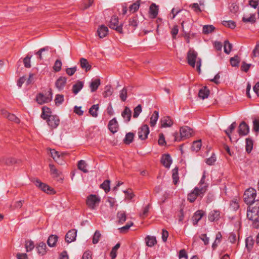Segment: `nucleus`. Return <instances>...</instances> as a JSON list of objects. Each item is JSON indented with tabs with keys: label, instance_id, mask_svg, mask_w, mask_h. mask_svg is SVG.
Masks as SVG:
<instances>
[{
	"label": "nucleus",
	"instance_id": "1",
	"mask_svg": "<svg viewBox=\"0 0 259 259\" xmlns=\"http://www.w3.org/2000/svg\"><path fill=\"white\" fill-rule=\"evenodd\" d=\"M206 186L202 179L199 185L196 187L193 191L188 195V200L191 202H194L197 197H202L206 190Z\"/></svg>",
	"mask_w": 259,
	"mask_h": 259
},
{
	"label": "nucleus",
	"instance_id": "2",
	"mask_svg": "<svg viewBox=\"0 0 259 259\" xmlns=\"http://www.w3.org/2000/svg\"><path fill=\"white\" fill-rule=\"evenodd\" d=\"M193 130L187 126H184L180 129V135L178 133L174 134L175 140L176 141H181L189 138L193 135Z\"/></svg>",
	"mask_w": 259,
	"mask_h": 259
},
{
	"label": "nucleus",
	"instance_id": "3",
	"mask_svg": "<svg viewBox=\"0 0 259 259\" xmlns=\"http://www.w3.org/2000/svg\"><path fill=\"white\" fill-rule=\"evenodd\" d=\"M247 218L252 221H257L259 218V200L255 201L252 206H250L247 212Z\"/></svg>",
	"mask_w": 259,
	"mask_h": 259
},
{
	"label": "nucleus",
	"instance_id": "4",
	"mask_svg": "<svg viewBox=\"0 0 259 259\" xmlns=\"http://www.w3.org/2000/svg\"><path fill=\"white\" fill-rule=\"evenodd\" d=\"M197 54L194 51L190 50L188 53L187 59L188 63L193 67H195L196 63L197 70L198 71H200L201 59L197 58Z\"/></svg>",
	"mask_w": 259,
	"mask_h": 259
},
{
	"label": "nucleus",
	"instance_id": "5",
	"mask_svg": "<svg viewBox=\"0 0 259 259\" xmlns=\"http://www.w3.org/2000/svg\"><path fill=\"white\" fill-rule=\"evenodd\" d=\"M101 201L100 197L97 195L90 194L86 199V204L89 209L95 210L97 209Z\"/></svg>",
	"mask_w": 259,
	"mask_h": 259
},
{
	"label": "nucleus",
	"instance_id": "6",
	"mask_svg": "<svg viewBox=\"0 0 259 259\" xmlns=\"http://www.w3.org/2000/svg\"><path fill=\"white\" fill-rule=\"evenodd\" d=\"M256 197V190L252 188H249L246 190L243 195V199L244 202L248 204H251L253 205V204L254 202V200Z\"/></svg>",
	"mask_w": 259,
	"mask_h": 259
},
{
	"label": "nucleus",
	"instance_id": "7",
	"mask_svg": "<svg viewBox=\"0 0 259 259\" xmlns=\"http://www.w3.org/2000/svg\"><path fill=\"white\" fill-rule=\"evenodd\" d=\"M52 100V94L51 92H47L45 93H39L37 95L35 99L36 102L40 105L49 103Z\"/></svg>",
	"mask_w": 259,
	"mask_h": 259
},
{
	"label": "nucleus",
	"instance_id": "8",
	"mask_svg": "<svg viewBox=\"0 0 259 259\" xmlns=\"http://www.w3.org/2000/svg\"><path fill=\"white\" fill-rule=\"evenodd\" d=\"M50 155L56 162L61 164L64 157L66 154L57 151L54 149H51L50 150Z\"/></svg>",
	"mask_w": 259,
	"mask_h": 259
},
{
	"label": "nucleus",
	"instance_id": "9",
	"mask_svg": "<svg viewBox=\"0 0 259 259\" xmlns=\"http://www.w3.org/2000/svg\"><path fill=\"white\" fill-rule=\"evenodd\" d=\"M149 133V130L148 125L144 124L138 130V135L139 138L142 140H145L147 139Z\"/></svg>",
	"mask_w": 259,
	"mask_h": 259
},
{
	"label": "nucleus",
	"instance_id": "10",
	"mask_svg": "<svg viewBox=\"0 0 259 259\" xmlns=\"http://www.w3.org/2000/svg\"><path fill=\"white\" fill-rule=\"evenodd\" d=\"M35 185L37 187L40 188L42 191L48 194H52L54 193V191L51 187H49V186L47 185L44 183H41L39 180H36L35 182Z\"/></svg>",
	"mask_w": 259,
	"mask_h": 259
},
{
	"label": "nucleus",
	"instance_id": "11",
	"mask_svg": "<svg viewBox=\"0 0 259 259\" xmlns=\"http://www.w3.org/2000/svg\"><path fill=\"white\" fill-rule=\"evenodd\" d=\"M109 26L110 28L115 29L119 32H121L122 31V27L118 25V19L116 16H113L111 18Z\"/></svg>",
	"mask_w": 259,
	"mask_h": 259
},
{
	"label": "nucleus",
	"instance_id": "12",
	"mask_svg": "<svg viewBox=\"0 0 259 259\" xmlns=\"http://www.w3.org/2000/svg\"><path fill=\"white\" fill-rule=\"evenodd\" d=\"M47 122L51 127L53 128H56L59 124V117L56 115L50 116L48 118Z\"/></svg>",
	"mask_w": 259,
	"mask_h": 259
},
{
	"label": "nucleus",
	"instance_id": "13",
	"mask_svg": "<svg viewBox=\"0 0 259 259\" xmlns=\"http://www.w3.org/2000/svg\"><path fill=\"white\" fill-rule=\"evenodd\" d=\"M108 128L112 133H116L119 128V125L116 118H114L109 121Z\"/></svg>",
	"mask_w": 259,
	"mask_h": 259
},
{
	"label": "nucleus",
	"instance_id": "14",
	"mask_svg": "<svg viewBox=\"0 0 259 259\" xmlns=\"http://www.w3.org/2000/svg\"><path fill=\"white\" fill-rule=\"evenodd\" d=\"M173 123V121L169 116L163 117L160 121V127L162 128L170 127Z\"/></svg>",
	"mask_w": 259,
	"mask_h": 259
},
{
	"label": "nucleus",
	"instance_id": "15",
	"mask_svg": "<svg viewBox=\"0 0 259 259\" xmlns=\"http://www.w3.org/2000/svg\"><path fill=\"white\" fill-rule=\"evenodd\" d=\"M36 248L37 252L40 255H44L46 254L47 252V246L43 242L38 243L36 246Z\"/></svg>",
	"mask_w": 259,
	"mask_h": 259
},
{
	"label": "nucleus",
	"instance_id": "16",
	"mask_svg": "<svg viewBox=\"0 0 259 259\" xmlns=\"http://www.w3.org/2000/svg\"><path fill=\"white\" fill-rule=\"evenodd\" d=\"M249 130L248 126L244 122H242L238 127V133L240 136H245L248 133Z\"/></svg>",
	"mask_w": 259,
	"mask_h": 259
},
{
	"label": "nucleus",
	"instance_id": "17",
	"mask_svg": "<svg viewBox=\"0 0 259 259\" xmlns=\"http://www.w3.org/2000/svg\"><path fill=\"white\" fill-rule=\"evenodd\" d=\"M220 218V212L218 210H212L208 214V220L211 222H217Z\"/></svg>",
	"mask_w": 259,
	"mask_h": 259
},
{
	"label": "nucleus",
	"instance_id": "18",
	"mask_svg": "<svg viewBox=\"0 0 259 259\" xmlns=\"http://www.w3.org/2000/svg\"><path fill=\"white\" fill-rule=\"evenodd\" d=\"M77 234V230H71L68 231L65 237V240L67 242L70 243L75 240Z\"/></svg>",
	"mask_w": 259,
	"mask_h": 259
},
{
	"label": "nucleus",
	"instance_id": "19",
	"mask_svg": "<svg viewBox=\"0 0 259 259\" xmlns=\"http://www.w3.org/2000/svg\"><path fill=\"white\" fill-rule=\"evenodd\" d=\"M161 162L165 167L168 168L171 164L172 160L169 154H165L162 155Z\"/></svg>",
	"mask_w": 259,
	"mask_h": 259
},
{
	"label": "nucleus",
	"instance_id": "20",
	"mask_svg": "<svg viewBox=\"0 0 259 259\" xmlns=\"http://www.w3.org/2000/svg\"><path fill=\"white\" fill-rule=\"evenodd\" d=\"M108 33V27L103 25H101L97 30V34L101 38L105 37Z\"/></svg>",
	"mask_w": 259,
	"mask_h": 259
},
{
	"label": "nucleus",
	"instance_id": "21",
	"mask_svg": "<svg viewBox=\"0 0 259 259\" xmlns=\"http://www.w3.org/2000/svg\"><path fill=\"white\" fill-rule=\"evenodd\" d=\"M149 15L151 18H155L158 15V7L155 4H152L149 8Z\"/></svg>",
	"mask_w": 259,
	"mask_h": 259
},
{
	"label": "nucleus",
	"instance_id": "22",
	"mask_svg": "<svg viewBox=\"0 0 259 259\" xmlns=\"http://www.w3.org/2000/svg\"><path fill=\"white\" fill-rule=\"evenodd\" d=\"M255 21V16L254 14L247 13L245 14L242 18V21L245 23L250 22L253 23Z\"/></svg>",
	"mask_w": 259,
	"mask_h": 259
},
{
	"label": "nucleus",
	"instance_id": "23",
	"mask_svg": "<svg viewBox=\"0 0 259 259\" xmlns=\"http://www.w3.org/2000/svg\"><path fill=\"white\" fill-rule=\"evenodd\" d=\"M101 84L100 79L96 78L93 79L90 83V89L92 92H95Z\"/></svg>",
	"mask_w": 259,
	"mask_h": 259
},
{
	"label": "nucleus",
	"instance_id": "24",
	"mask_svg": "<svg viewBox=\"0 0 259 259\" xmlns=\"http://www.w3.org/2000/svg\"><path fill=\"white\" fill-rule=\"evenodd\" d=\"M121 115L125 122H128L131 120L132 112L129 108L126 107L122 112Z\"/></svg>",
	"mask_w": 259,
	"mask_h": 259
},
{
	"label": "nucleus",
	"instance_id": "25",
	"mask_svg": "<svg viewBox=\"0 0 259 259\" xmlns=\"http://www.w3.org/2000/svg\"><path fill=\"white\" fill-rule=\"evenodd\" d=\"M80 65L82 69H84L86 72L91 69V66L90 65L88 60L83 58L80 59Z\"/></svg>",
	"mask_w": 259,
	"mask_h": 259
},
{
	"label": "nucleus",
	"instance_id": "26",
	"mask_svg": "<svg viewBox=\"0 0 259 259\" xmlns=\"http://www.w3.org/2000/svg\"><path fill=\"white\" fill-rule=\"evenodd\" d=\"M66 82V78L64 77H59L56 82V88L61 90L63 89Z\"/></svg>",
	"mask_w": 259,
	"mask_h": 259
},
{
	"label": "nucleus",
	"instance_id": "27",
	"mask_svg": "<svg viewBox=\"0 0 259 259\" xmlns=\"http://www.w3.org/2000/svg\"><path fill=\"white\" fill-rule=\"evenodd\" d=\"M159 114L158 112L157 111H154V112L151 115L150 118V125L151 127H153L156 124L157 121L158 119Z\"/></svg>",
	"mask_w": 259,
	"mask_h": 259
},
{
	"label": "nucleus",
	"instance_id": "28",
	"mask_svg": "<svg viewBox=\"0 0 259 259\" xmlns=\"http://www.w3.org/2000/svg\"><path fill=\"white\" fill-rule=\"evenodd\" d=\"M57 241L58 237L56 235H52L48 238L47 243L50 247H55Z\"/></svg>",
	"mask_w": 259,
	"mask_h": 259
},
{
	"label": "nucleus",
	"instance_id": "29",
	"mask_svg": "<svg viewBox=\"0 0 259 259\" xmlns=\"http://www.w3.org/2000/svg\"><path fill=\"white\" fill-rule=\"evenodd\" d=\"M209 94V91L206 87H204L201 89L199 92V97L202 99H204L208 97Z\"/></svg>",
	"mask_w": 259,
	"mask_h": 259
},
{
	"label": "nucleus",
	"instance_id": "30",
	"mask_svg": "<svg viewBox=\"0 0 259 259\" xmlns=\"http://www.w3.org/2000/svg\"><path fill=\"white\" fill-rule=\"evenodd\" d=\"M204 215V212L202 210H198L196 212L194 215L193 217V223L195 225L197 224L198 221L201 219L202 216Z\"/></svg>",
	"mask_w": 259,
	"mask_h": 259
},
{
	"label": "nucleus",
	"instance_id": "31",
	"mask_svg": "<svg viewBox=\"0 0 259 259\" xmlns=\"http://www.w3.org/2000/svg\"><path fill=\"white\" fill-rule=\"evenodd\" d=\"M51 109L46 107V106H44L42 108V114L41 115V117L46 119L48 118H49L50 117V116H52L51 115Z\"/></svg>",
	"mask_w": 259,
	"mask_h": 259
},
{
	"label": "nucleus",
	"instance_id": "32",
	"mask_svg": "<svg viewBox=\"0 0 259 259\" xmlns=\"http://www.w3.org/2000/svg\"><path fill=\"white\" fill-rule=\"evenodd\" d=\"M83 83L82 82L78 81H77L72 88V91L75 94H77L82 88Z\"/></svg>",
	"mask_w": 259,
	"mask_h": 259
},
{
	"label": "nucleus",
	"instance_id": "33",
	"mask_svg": "<svg viewBox=\"0 0 259 259\" xmlns=\"http://www.w3.org/2000/svg\"><path fill=\"white\" fill-rule=\"evenodd\" d=\"M146 244L148 246L152 247L156 243L155 237L148 236L145 239Z\"/></svg>",
	"mask_w": 259,
	"mask_h": 259
},
{
	"label": "nucleus",
	"instance_id": "34",
	"mask_svg": "<svg viewBox=\"0 0 259 259\" xmlns=\"http://www.w3.org/2000/svg\"><path fill=\"white\" fill-rule=\"evenodd\" d=\"M222 236L220 232L217 233L215 236V239L212 245V247L213 249H215L218 245L221 243L222 240Z\"/></svg>",
	"mask_w": 259,
	"mask_h": 259
},
{
	"label": "nucleus",
	"instance_id": "35",
	"mask_svg": "<svg viewBox=\"0 0 259 259\" xmlns=\"http://www.w3.org/2000/svg\"><path fill=\"white\" fill-rule=\"evenodd\" d=\"M98 110H99L98 104L94 105L89 109V113L93 117H97L98 116Z\"/></svg>",
	"mask_w": 259,
	"mask_h": 259
},
{
	"label": "nucleus",
	"instance_id": "36",
	"mask_svg": "<svg viewBox=\"0 0 259 259\" xmlns=\"http://www.w3.org/2000/svg\"><path fill=\"white\" fill-rule=\"evenodd\" d=\"M77 166L78 169L82 171L83 172L86 173L88 172V170L87 169V164L84 160H80L78 162Z\"/></svg>",
	"mask_w": 259,
	"mask_h": 259
},
{
	"label": "nucleus",
	"instance_id": "37",
	"mask_svg": "<svg viewBox=\"0 0 259 259\" xmlns=\"http://www.w3.org/2000/svg\"><path fill=\"white\" fill-rule=\"evenodd\" d=\"M215 29V27L212 25H206L203 27V33L206 34L213 32Z\"/></svg>",
	"mask_w": 259,
	"mask_h": 259
},
{
	"label": "nucleus",
	"instance_id": "38",
	"mask_svg": "<svg viewBox=\"0 0 259 259\" xmlns=\"http://www.w3.org/2000/svg\"><path fill=\"white\" fill-rule=\"evenodd\" d=\"M2 114L7 116L10 120L14 121H15L16 122H18L19 121V119H18L15 115L10 113H7L6 111L2 110Z\"/></svg>",
	"mask_w": 259,
	"mask_h": 259
},
{
	"label": "nucleus",
	"instance_id": "39",
	"mask_svg": "<svg viewBox=\"0 0 259 259\" xmlns=\"http://www.w3.org/2000/svg\"><path fill=\"white\" fill-rule=\"evenodd\" d=\"M222 24L223 26L225 27L231 28V29H234L236 27V23L235 22L229 20V21H223L222 22Z\"/></svg>",
	"mask_w": 259,
	"mask_h": 259
},
{
	"label": "nucleus",
	"instance_id": "40",
	"mask_svg": "<svg viewBox=\"0 0 259 259\" xmlns=\"http://www.w3.org/2000/svg\"><path fill=\"white\" fill-rule=\"evenodd\" d=\"M49 167L50 168L51 174L54 178H57L59 177L60 172L55 168L54 165L50 164Z\"/></svg>",
	"mask_w": 259,
	"mask_h": 259
},
{
	"label": "nucleus",
	"instance_id": "41",
	"mask_svg": "<svg viewBox=\"0 0 259 259\" xmlns=\"http://www.w3.org/2000/svg\"><path fill=\"white\" fill-rule=\"evenodd\" d=\"M101 237V234L100 232V231L97 230L95 232L93 237V240L92 242L93 244H95L99 242L100 238Z\"/></svg>",
	"mask_w": 259,
	"mask_h": 259
},
{
	"label": "nucleus",
	"instance_id": "42",
	"mask_svg": "<svg viewBox=\"0 0 259 259\" xmlns=\"http://www.w3.org/2000/svg\"><path fill=\"white\" fill-rule=\"evenodd\" d=\"M246 151L250 153L253 147V141L251 139L247 138L246 139Z\"/></svg>",
	"mask_w": 259,
	"mask_h": 259
},
{
	"label": "nucleus",
	"instance_id": "43",
	"mask_svg": "<svg viewBox=\"0 0 259 259\" xmlns=\"http://www.w3.org/2000/svg\"><path fill=\"white\" fill-rule=\"evenodd\" d=\"M134 134L132 133H127L124 139V142L126 144H130L133 140Z\"/></svg>",
	"mask_w": 259,
	"mask_h": 259
},
{
	"label": "nucleus",
	"instance_id": "44",
	"mask_svg": "<svg viewBox=\"0 0 259 259\" xmlns=\"http://www.w3.org/2000/svg\"><path fill=\"white\" fill-rule=\"evenodd\" d=\"M201 141L198 140L194 141L193 143L192 149L193 151L198 152L201 148Z\"/></svg>",
	"mask_w": 259,
	"mask_h": 259
},
{
	"label": "nucleus",
	"instance_id": "45",
	"mask_svg": "<svg viewBox=\"0 0 259 259\" xmlns=\"http://www.w3.org/2000/svg\"><path fill=\"white\" fill-rule=\"evenodd\" d=\"M172 177L174 184L176 185L179 181L178 169L175 168L172 171Z\"/></svg>",
	"mask_w": 259,
	"mask_h": 259
},
{
	"label": "nucleus",
	"instance_id": "46",
	"mask_svg": "<svg viewBox=\"0 0 259 259\" xmlns=\"http://www.w3.org/2000/svg\"><path fill=\"white\" fill-rule=\"evenodd\" d=\"M101 188L103 189L106 193L110 191V181L108 180L105 181L101 185Z\"/></svg>",
	"mask_w": 259,
	"mask_h": 259
},
{
	"label": "nucleus",
	"instance_id": "47",
	"mask_svg": "<svg viewBox=\"0 0 259 259\" xmlns=\"http://www.w3.org/2000/svg\"><path fill=\"white\" fill-rule=\"evenodd\" d=\"M140 7V3L139 1H137L136 3L132 5L129 8L130 12L131 13H134L138 11Z\"/></svg>",
	"mask_w": 259,
	"mask_h": 259
},
{
	"label": "nucleus",
	"instance_id": "48",
	"mask_svg": "<svg viewBox=\"0 0 259 259\" xmlns=\"http://www.w3.org/2000/svg\"><path fill=\"white\" fill-rule=\"evenodd\" d=\"M64 102V96L62 95H57L55 99V104L59 106Z\"/></svg>",
	"mask_w": 259,
	"mask_h": 259
},
{
	"label": "nucleus",
	"instance_id": "49",
	"mask_svg": "<svg viewBox=\"0 0 259 259\" xmlns=\"http://www.w3.org/2000/svg\"><path fill=\"white\" fill-rule=\"evenodd\" d=\"M230 64L233 67L237 66L240 62V59L238 56H235L230 59Z\"/></svg>",
	"mask_w": 259,
	"mask_h": 259
},
{
	"label": "nucleus",
	"instance_id": "50",
	"mask_svg": "<svg viewBox=\"0 0 259 259\" xmlns=\"http://www.w3.org/2000/svg\"><path fill=\"white\" fill-rule=\"evenodd\" d=\"M124 193L125 195V199L128 200H132L135 196V195L131 189H128L124 191Z\"/></svg>",
	"mask_w": 259,
	"mask_h": 259
},
{
	"label": "nucleus",
	"instance_id": "51",
	"mask_svg": "<svg viewBox=\"0 0 259 259\" xmlns=\"http://www.w3.org/2000/svg\"><path fill=\"white\" fill-rule=\"evenodd\" d=\"M106 90L103 93V96L107 98L112 95L113 93V89L110 87H106Z\"/></svg>",
	"mask_w": 259,
	"mask_h": 259
},
{
	"label": "nucleus",
	"instance_id": "52",
	"mask_svg": "<svg viewBox=\"0 0 259 259\" xmlns=\"http://www.w3.org/2000/svg\"><path fill=\"white\" fill-rule=\"evenodd\" d=\"M25 247L27 251H31L34 247V243L30 240L27 241L25 243Z\"/></svg>",
	"mask_w": 259,
	"mask_h": 259
},
{
	"label": "nucleus",
	"instance_id": "53",
	"mask_svg": "<svg viewBox=\"0 0 259 259\" xmlns=\"http://www.w3.org/2000/svg\"><path fill=\"white\" fill-rule=\"evenodd\" d=\"M120 247V244L117 243L116 245L112 248L111 252L110 253V255L112 259H114L116 256V252L118 249Z\"/></svg>",
	"mask_w": 259,
	"mask_h": 259
},
{
	"label": "nucleus",
	"instance_id": "54",
	"mask_svg": "<svg viewBox=\"0 0 259 259\" xmlns=\"http://www.w3.org/2000/svg\"><path fill=\"white\" fill-rule=\"evenodd\" d=\"M232 49V45L229 43L228 41H225L224 45V52L226 54H229Z\"/></svg>",
	"mask_w": 259,
	"mask_h": 259
},
{
	"label": "nucleus",
	"instance_id": "55",
	"mask_svg": "<svg viewBox=\"0 0 259 259\" xmlns=\"http://www.w3.org/2000/svg\"><path fill=\"white\" fill-rule=\"evenodd\" d=\"M141 112L142 107L140 105H139L136 107H135L134 110L133 117L134 118H137Z\"/></svg>",
	"mask_w": 259,
	"mask_h": 259
},
{
	"label": "nucleus",
	"instance_id": "56",
	"mask_svg": "<svg viewBox=\"0 0 259 259\" xmlns=\"http://www.w3.org/2000/svg\"><path fill=\"white\" fill-rule=\"evenodd\" d=\"M118 218L119 219V222L122 223L124 222L126 220V215L124 211H120L117 214Z\"/></svg>",
	"mask_w": 259,
	"mask_h": 259
},
{
	"label": "nucleus",
	"instance_id": "57",
	"mask_svg": "<svg viewBox=\"0 0 259 259\" xmlns=\"http://www.w3.org/2000/svg\"><path fill=\"white\" fill-rule=\"evenodd\" d=\"M120 98L122 101H124L126 99L127 97V90L125 88H123L120 92Z\"/></svg>",
	"mask_w": 259,
	"mask_h": 259
},
{
	"label": "nucleus",
	"instance_id": "58",
	"mask_svg": "<svg viewBox=\"0 0 259 259\" xmlns=\"http://www.w3.org/2000/svg\"><path fill=\"white\" fill-rule=\"evenodd\" d=\"M253 130L257 133L259 131V118H255L253 121Z\"/></svg>",
	"mask_w": 259,
	"mask_h": 259
},
{
	"label": "nucleus",
	"instance_id": "59",
	"mask_svg": "<svg viewBox=\"0 0 259 259\" xmlns=\"http://www.w3.org/2000/svg\"><path fill=\"white\" fill-rule=\"evenodd\" d=\"M62 62L59 60H57L55 63L53 69L55 71H59L61 70Z\"/></svg>",
	"mask_w": 259,
	"mask_h": 259
},
{
	"label": "nucleus",
	"instance_id": "60",
	"mask_svg": "<svg viewBox=\"0 0 259 259\" xmlns=\"http://www.w3.org/2000/svg\"><path fill=\"white\" fill-rule=\"evenodd\" d=\"M158 144L160 146H164L166 144L165 138L163 134L160 133L159 135V139L158 140Z\"/></svg>",
	"mask_w": 259,
	"mask_h": 259
},
{
	"label": "nucleus",
	"instance_id": "61",
	"mask_svg": "<svg viewBox=\"0 0 259 259\" xmlns=\"http://www.w3.org/2000/svg\"><path fill=\"white\" fill-rule=\"evenodd\" d=\"M150 205L149 204L146 205L143 209L142 213H141V217L142 218H145L147 217L149 210L150 209Z\"/></svg>",
	"mask_w": 259,
	"mask_h": 259
},
{
	"label": "nucleus",
	"instance_id": "62",
	"mask_svg": "<svg viewBox=\"0 0 259 259\" xmlns=\"http://www.w3.org/2000/svg\"><path fill=\"white\" fill-rule=\"evenodd\" d=\"M178 32H179L178 26V25H175L171 28V31H170L173 38H176V36L177 35Z\"/></svg>",
	"mask_w": 259,
	"mask_h": 259
},
{
	"label": "nucleus",
	"instance_id": "63",
	"mask_svg": "<svg viewBox=\"0 0 259 259\" xmlns=\"http://www.w3.org/2000/svg\"><path fill=\"white\" fill-rule=\"evenodd\" d=\"M259 56V44H256L252 51V57L255 58Z\"/></svg>",
	"mask_w": 259,
	"mask_h": 259
},
{
	"label": "nucleus",
	"instance_id": "64",
	"mask_svg": "<svg viewBox=\"0 0 259 259\" xmlns=\"http://www.w3.org/2000/svg\"><path fill=\"white\" fill-rule=\"evenodd\" d=\"M82 259H92V252L90 250L85 251L82 255Z\"/></svg>",
	"mask_w": 259,
	"mask_h": 259
}]
</instances>
